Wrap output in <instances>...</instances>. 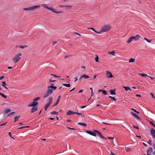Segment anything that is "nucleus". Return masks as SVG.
<instances>
[{
	"mask_svg": "<svg viewBox=\"0 0 155 155\" xmlns=\"http://www.w3.org/2000/svg\"><path fill=\"white\" fill-rule=\"evenodd\" d=\"M151 141L152 140H149L147 142V143H149L150 145H152V144L151 143Z\"/></svg>",
	"mask_w": 155,
	"mask_h": 155,
	"instance_id": "nucleus-43",
	"label": "nucleus"
},
{
	"mask_svg": "<svg viewBox=\"0 0 155 155\" xmlns=\"http://www.w3.org/2000/svg\"><path fill=\"white\" fill-rule=\"evenodd\" d=\"M28 47L27 46L24 45H21V46H20L19 47H20V48H21L23 49L24 48H25V47Z\"/></svg>",
	"mask_w": 155,
	"mask_h": 155,
	"instance_id": "nucleus-38",
	"label": "nucleus"
},
{
	"mask_svg": "<svg viewBox=\"0 0 155 155\" xmlns=\"http://www.w3.org/2000/svg\"><path fill=\"white\" fill-rule=\"evenodd\" d=\"M38 104V102H37L33 101V102H30L29 104L28 105V107H36Z\"/></svg>",
	"mask_w": 155,
	"mask_h": 155,
	"instance_id": "nucleus-5",
	"label": "nucleus"
},
{
	"mask_svg": "<svg viewBox=\"0 0 155 155\" xmlns=\"http://www.w3.org/2000/svg\"><path fill=\"white\" fill-rule=\"evenodd\" d=\"M15 113V112H11V113L8 114V117H10V116H11L12 115H13Z\"/></svg>",
	"mask_w": 155,
	"mask_h": 155,
	"instance_id": "nucleus-34",
	"label": "nucleus"
},
{
	"mask_svg": "<svg viewBox=\"0 0 155 155\" xmlns=\"http://www.w3.org/2000/svg\"><path fill=\"white\" fill-rule=\"evenodd\" d=\"M53 91V89H48L46 93L44 95L43 97L44 98H45L48 97L52 93Z\"/></svg>",
	"mask_w": 155,
	"mask_h": 155,
	"instance_id": "nucleus-3",
	"label": "nucleus"
},
{
	"mask_svg": "<svg viewBox=\"0 0 155 155\" xmlns=\"http://www.w3.org/2000/svg\"><path fill=\"white\" fill-rule=\"evenodd\" d=\"M82 77L85 79H87L89 78V77L86 74H84L82 75Z\"/></svg>",
	"mask_w": 155,
	"mask_h": 155,
	"instance_id": "nucleus-21",
	"label": "nucleus"
},
{
	"mask_svg": "<svg viewBox=\"0 0 155 155\" xmlns=\"http://www.w3.org/2000/svg\"><path fill=\"white\" fill-rule=\"evenodd\" d=\"M59 7H61V8L64 7H67V8H68V7L71 8L72 7V6L69 5H65V6H61V5H60Z\"/></svg>",
	"mask_w": 155,
	"mask_h": 155,
	"instance_id": "nucleus-29",
	"label": "nucleus"
},
{
	"mask_svg": "<svg viewBox=\"0 0 155 155\" xmlns=\"http://www.w3.org/2000/svg\"><path fill=\"white\" fill-rule=\"evenodd\" d=\"M54 84L52 83H51L50 84V86H48V89H51V88L52 87L54 86Z\"/></svg>",
	"mask_w": 155,
	"mask_h": 155,
	"instance_id": "nucleus-27",
	"label": "nucleus"
},
{
	"mask_svg": "<svg viewBox=\"0 0 155 155\" xmlns=\"http://www.w3.org/2000/svg\"><path fill=\"white\" fill-rule=\"evenodd\" d=\"M50 105L48 104H45V110H46L48 108L49 106Z\"/></svg>",
	"mask_w": 155,
	"mask_h": 155,
	"instance_id": "nucleus-31",
	"label": "nucleus"
},
{
	"mask_svg": "<svg viewBox=\"0 0 155 155\" xmlns=\"http://www.w3.org/2000/svg\"><path fill=\"white\" fill-rule=\"evenodd\" d=\"M0 95H1L2 97H4L5 98H7L6 96L5 95L3 94L1 92H0Z\"/></svg>",
	"mask_w": 155,
	"mask_h": 155,
	"instance_id": "nucleus-35",
	"label": "nucleus"
},
{
	"mask_svg": "<svg viewBox=\"0 0 155 155\" xmlns=\"http://www.w3.org/2000/svg\"><path fill=\"white\" fill-rule=\"evenodd\" d=\"M131 109L136 113H137L138 114H139L140 113L139 112L137 111V110H136L134 108H132Z\"/></svg>",
	"mask_w": 155,
	"mask_h": 155,
	"instance_id": "nucleus-40",
	"label": "nucleus"
},
{
	"mask_svg": "<svg viewBox=\"0 0 155 155\" xmlns=\"http://www.w3.org/2000/svg\"><path fill=\"white\" fill-rule=\"evenodd\" d=\"M150 131L153 138H155V130L154 129L152 128L150 130Z\"/></svg>",
	"mask_w": 155,
	"mask_h": 155,
	"instance_id": "nucleus-10",
	"label": "nucleus"
},
{
	"mask_svg": "<svg viewBox=\"0 0 155 155\" xmlns=\"http://www.w3.org/2000/svg\"><path fill=\"white\" fill-rule=\"evenodd\" d=\"M87 29H91L93 31H94V32H95V33H96L97 34L101 33V32L97 31H95L93 28H88Z\"/></svg>",
	"mask_w": 155,
	"mask_h": 155,
	"instance_id": "nucleus-17",
	"label": "nucleus"
},
{
	"mask_svg": "<svg viewBox=\"0 0 155 155\" xmlns=\"http://www.w3.org/2000/svg\"><path fill=\"white\" fill-rule=\"evenodd\" d=\"M108 53L109 54H111L113 55V56H114L115 55V53L114 51H109Z\"/></svg>",
	"mask_w": 155,
	"mask_h": 155,
	"instance_id": "nucleus-23",
	"label": "nucleus"
},
{
	"mask_svg": "<svg viewBox=\"0 0 155 155\" xmlns=\"http://www.w3.org/2000/svg\"><path fill=\"white\" fill-rule=\"evenodd\" d=\"M106 73V77L107 78H112L113 77V76L112 75V73L111 72L108 71H107Z\"/></svg>",
	"mask_w": 155,
	"mask_h": 155,
	"instance_id": "nucleus-8",
	"label": "nucleus"
},
{
	"mask_svg": "<svg viewBox=\"0 0 155 155\" xmlns=\"http://www.w3.org/2000/svg\"><path fill=\"white\" fill-rule=\"evenodd\" d=\"M93 131L97 134L100 136V137L103 139H107V138L104 137L102 134L98 130H94Z\"/></svg>",
	"mask_w": 155,
	"mask_h": 155,
	"instance_id": "nucleus-6",
	"label": "nucleus"
},
{
	"mask_svg": "<svg viewBox=\"0 0 155 155\" xmlns=\"http://www.w3.org/2000/svg\"><path fill=\"white\" fill-rule=\"evenodd\" d=\"M139 75L143 77H144L145 76H148V75H147V74H139Z\"/></svg>",
	"mask_w": 155,
	"mask_h": 155,
	"instance_id": "nucleus-30",
	"label": "nucleus"
},
{
	"mask_svg": "<svg viewBox=\"0 0 155 155\" xmlns=\"http://www.w3.org/2000/svg\"><path fill=\"white\" fill-rule=\"evenodd\" d=\"M103 123L104 124H106V125H111V124H108V123H105V122H103Z\"/></svg>",
	"mask_w": 155,
	"mask_h": 155,
	"instance_id": "nucleus-54",
	"label": "nucleus"
},
{
	"mask_svg": "<svg viewBox=\"0 0 155 155\" xmlns=\"http://www.w3.org/2000/svg\"><path fill=\"white\" fill-rule=\"evenodd\" d=\"M133 38V39H134L135 41L139 39L140 36L139 35H137L135 36H132Z\"/></svg>",
	"mask_w": 155,
	"mask_h": 155,
	"instance_id": "nucleus-13",
	"label": "nucleus"
},
{
	"mask_svg": "<svg viewBox=\"0 0 155 155\" xmlns=\"http://www.w3.org/2000/svg\"><path fill=\"white\" fill-rule=\"evenodd\" d=\"M102 93L105 95L107 94V93L106 91L105 90H103Z\"/></svg>",
	"mask_w": 155,
	"mask_h": 155,
	"instance_id": "nucleus-37",
	"label": "nucleus"
},
{
	"mask_svg": "<svg viewBox=\"0 0 155 155\" xmlns=\"http://www.w3.org/2000/svg\"><path fill=\"white\" fill-rule=\"evenodd\" d=\"M125 149L126 150L127 152L130 151L131 150V149L129 147H125Z\"/></svg>",
	"mask_w": 155,
	"mask_h": 155,
	"instance_id": "nucleus-26",
	"label": "nucleus"
},
{
	"mask_svg": "<svg viewBox=\"0 0 155 155\" xmlns=\"http://www.w3.org/2000/svg\"><path fill=\"white\" fill-rule=\"evenodd\" d=\"M110 155H115L114 153H113L112 152H111Z\"/></svg>",
	"mask_w": 155,
	"mask_h": 155,
	"instance_id": "nucleus-64",
	"label": "nucleus"
},
{
	"mask_svg": "<svg viewBox=\"0 0 155 155\" xmlns=\"http://www.w3.org/2000/svg\"><path fill=\"white\" fill-rule=\"evenodd\" d=\"M134 58H130L129 61V62H133L135 61Z\"/></svg>",
	"mask_w": 155,
	"mask_h": 155,
	"instance_id": "nucleus-33",
	"label": "nucleus"
},
{
	"mask_svg": "<svg viewBox=\"0 0 155 155\" xmlns=\"http://www.w3.org/2000/svg\"><path fill=\"white\" fill-rule=\"evenodd\" d=\"M2 86H4V87H5V89H8V88H7V87H6L5 86V85H6V83H5V81H3L2 82Z\"/></svg>",
	"mask_w": 155,
	"mask_h": 155,
	"instance_id": "nucleus-25",
	"label": "nucleus"
},
{
	"mask_svg": "<svg viewBox=\"0 0 155 155\" xmlns=\"http://www.w3.org/2000/svg\"><path fill=\"white\" fill-rule=\"evenodd\" d=\"M95 59L96 62H97L98 61V56L97 55L95 58Z\"/></svg>",
	"mask_w": 155,
	"mask_h": 155,
	"instance_id": "nucleus-41",
	"label": "nucleus"
},
{
	"mask_svg": "<svg viewBox=\"0 0 155 155\" xmlns=\"http://www.w3.org/2000/svg\"><path fill=\"white\" fill-rule=\"evenodd\" d=\"M107 138L109 139L113 140V139H114V137H107Z\"/></svg>",
	"mask_w": 155,
	"mask_h": 155,
	"instance_id": "nucleus-47",
	"label": "nucleus"
},
{
	"mask_svg": "<svg viewBox=\"0 0 155 155\" xmlns=\"http://www.w3.org/2000/svg\"><path fill=\"white\" fill-rule=\"evenodd\" d=\"M78 124L79 125H81V126H85V127H86L87 126V125L86 124H85L84 123H83L79 122L78 123Z\"/></svg>",
	"mask_w": 155,
	"mask_h": 155,
	"instance_id": "nucleus-22",
	"label": "nucleus"
},
{
	"mask_svg": "<svg viewBox=\"0 0 155 155\" xmlns=\"http://www.w3.org/2000/svg\"><path fill=\"white\" fill-rule=\"evenodd\" d=\"M125 89V90L126 91H128V90H130L131 91V89L129 87H123Z\"/></svg>",
	"mask_w": 155,
	"mask_h": 155,
	"instance_id": "nucleus-19",
	"label": "nucleus"
},
{
	"mask_svg": "<svg viewBox=\"0 0 155 155\" xmlns=\"http://www.w3.org/2000/svg\"><path fill=\"white\" fill-rule=\"evenodd\" d=\"M51 114L52 115L56 114L57 115L58 114V112H56L55 111H52V112H51Z\"/></svg>",
	"mask_w": 155,
	"mask_h": 155,
	"instance_id": "nucleus-20",
	"label": "nucleus"
},
{
	"mask_svg": "<svg viewBox=\"0 0 155 155\" xmlns=\"http://www.w3.org/2000/svg\"><path fill=\"white\" fill-rule=\"evenodd\" d=\"M133 38L132 36L130 37L127 40V42L128 43H130L133 40Z\"/></svg>",
	"mask_w": 155,
	"mask_h": 155,
	"instance_id": "nucleus-15",
	"label": "nucleus"
},
{
	"mask_svg": "<svg viewBox=\"0 0 155 155\" xmlns=\"http://www.w3.org/2000/svg\"><path fill=\"white\" fill-rule=\"evenodd\" d=\"M48 100L49 101V102L48 104L50 105L51 104L52 102L53 98L51 97H50L49 98Z\"/></svg>",
	"mask_w": 155,
	"mask_h": 155,
	"instance_id": "nucleus-16",
	"label": "nucleus"
},
{
	"mask_svg": "<svg viewBox=\"0 0 155 155\" xmlns=\"http://www.w3.org/2000/svg\"><path fill=\"white\" fill-rule=\"evenodd\" d=\"M130 114L132 115L133 116H134V117L137 118L139 120H140V118L136 114L132 112H130Z\"/></svg>",
	"mask_w": 155,
	"mask_h": 155,
	"instance_id": "nucleus-11",
	"label": "nucleus"
},
{
	"mask_svg": "<svg viewBox=\"0 0 155 155\" xmlns=\"http://www.w3.org/2000/svg\"><path fill=\"white\" fill-rule=\"evenodd\" d=\"M20 116H15V121L14 122H15L16 121H18V120L19 118H20Z\"/></svg>",
	"mask_w": 155,
	"mask_h": 155,
	"instance_id": "nucleus-24",
	"label": "nucleus"
},
{
	"mask_svg": "<svg viewBox=\"0 0 155 155\" xmlns=\"http://www.w3.org/2000/svg\"><path fill=\"white\" fill-rule=\"evenodd\" d=\"M111 99L112 100H113L114 101H116V100H117L115 98V97H113Z\"/></svg>",
	"mask_w": 155,
	"mask_h": 155,
	"instance_id": "nucleus-52",
	"label": "nucleus"
},
{
	"mask_svg": "<svg viewBox=\"0 0 155 155\" xmlns=\"http://www.w3.org/2000/svg\"><path fill=\"white\" fill-rule=\"evenodd\" d=\"M150 123L152 126L155 127V125L151 121H149Z\"/></svg>",
	"mask_w": 155,
	"mask_h": 155,
	"instance_id": "nucleus-42",
	"label": "nucleus"
},
{
	"mask_svg": "<svg viewBox=\"0 0 155 155\" xmlns=\"http://www.w3.org/2000/svg\"><path fill=\"white\" fill-rule=\"evenodd\" d=\"M50 10H51L52 12H54L55 11L54 9H53L52 8H51V9H50Z\"/></svg>",
	"mask_w": 155,
	"mask_h": 155,
	"instance_id": "nucleus-60",
	"label": "nucleus"
},
{
	"mask_svg": "<svg viewBox=\"0 0 155 155\" xmlns=\"http://www.w3.org/2000/svg\"><path fill=\"white\" fill-rule=\"evenodd\" d=\"M58 104V103H57V102H56L54 104V105H53L52 106V107H54V106H56V105H57V104Z\"/></svg>",
	"mask_w": 155,
	"mask_h": 155,
	"instance_id": "nucleus-57",
	"label": "nucleus"
},
{
	"mask_svg": "<svg viewBox=\"0 0 155 155\" xmlns=\"http://www.w3.org/2000/svg\"><path fill=\"white\" fill-rule=\"evenodd\" d=\"M76 114H77L78 115H81V117H84V116L83 115V114H81V113H78V112H76Z\"/></svg>",
	"mask_w": 155,
	"mask_h": 155,
	"instance_id": "nucleus-36",
	"label": "nucleus"
},
{
	"mask_svg": "<svg viewBox=\"0 0 155 155\" xmlns=\"http://www.w3.org/2000/svg\"><path fill=\"white\" fill-rule=\"evenodd\" d=\"M8 135L10 136V137H11L12 139H14L13 137H12V136H11V133L10 132H8Z\"/></svg>",
	"mask_w": 155,
	"mask_h": 155,
	"instance_id": "nucleus-48",
	"label": "nucleus"
},
{
	"mask_svg": "<svg viewBox=\"0 0 155 155\" xmlns=\"http://www.w3.org/2000/svg\"><path fill=\"white\" fill-rule=\"evenodd\" d=\"M57 87L56 86H53L51 88V89H53L54 90H55L56 89Z\"/></svg>",
	"mask_w": 155,
	"mask_h": 155,
	"instance_id": "nucleus-50",
	"label": "nucleus"
},
{
	"mask_svg": "<svg viewBox=\"0 0 155 155\" xmlns=\"http://www.w3.org/2000/svg\"><path fill=\"white\" fill-rule=\"evenodd\" d=\"M40 7L39 5H35L29 8H24L23 10L25 11L32 10L36 8H39Z\"/></svg>",
	"mask_w": 155,
	"mask_h": 155,
	"instance_id": "nucleus-4",
	"label": "nucleus"
},
{
	"mask_svg": "<svg viewBox=\"0 0 155 155\" xmlns=\"http://www.w3.org/2000/svg\"><path fill=\"white\" fill-rule=\"evenodd\" d=\"M51 75L53 76L54 78H57V77H60L59 76H56V75L54 74H51Z\"/></svg>",
	"mask_w": 155,
	"mask_h": 155,
	"instance_id": "nucleus-49",
	"label": "nucleus"
},
{
	"mask_svg": "<svg viewBox=\"0 0 155 155\" xmlns=\"http://www.w3.org/2000/svg\"><path fill=\"white\" fill-rule=\"evenodd\" d=\"M111 28L110 25H104L101 28V30L99 32H106L109 31Z\"/></svg>",
	"mask_w": 155,
	"mask_h": 155,
	"instance_id": "nucleus-1",
	"label": "nucleus"
},
{
	"mask_svg": "<svg viewBox=\"0 0 155 155\" xmlns=\"http://www.w3.org/2000/svg\"><path fill=\"white\" fill-rule=\"evenodd\" d=\"M4 78V76H2L1 77H0V80H1L2 79H3V78Z\"/></svg>",
	"mask_w": 155,
	"mask_h": 155,
	"instance_id": "nucleus-59",
	"label": "nucleus"
},
{
	"mask_svg": "<svg viewBox=\"0 0 155 155\" xmlns=\"http://www.w3.org/2000/svg\"><path fill=\"white\" fill-rule=\"evenodd\" d=\"M48 119H50V120H54L55 119L54 118H51H51L49 117L48 118Z\"/></svg>",
	"mask_w": 155,
	"mask_h": 155,
	"instance_id": "nucleus-58",
	"label": "nucleus"
},
{
	"mask_svg": "<svg viewBox=\"0 0 155 155\" xmlns=\"http://www.w3.org/2000/svg\"><path fill=\"white\" fill-rule=\"evenodd\" d=\"M62 12V11H55L54 13H57V14H59L61 13Z\"/></svg>",
	"mask_w": 155,
	"mask_h": 155,
	"instance_id": "nucleus-44",
	"label": "nucleus"
},
{
	"mask_svg": "<svg viewBox=\"0 0 155 155\" xmlns=\"http://www.w3.org/2000/svg\"><path fill=\"white\" fill-rule=\"evenodd\" d=\"M11 110L10 109H8L5 110V114H7L8 113L11 112Z\"/></svg>",
	"mask_w": 155,
	"mask_h": 155,
	"instance_id": "nucleus-32",
	"label": "nucleus"
},
{
	"mask_svg": "<svg viewBox=\"0 0 155 155\" xmlns=\"http://www.w3.org/2000/svg\"><path fill=\"white\" fill-rule=\"evenodd\" d=\"M45 8L48 9H50H50H51V8H51L48 7H45Z\"/></svg>",
	"mask_w": 155,
	"mask_h": 155,
	"instance_id": "nucleus-55",
	"label": "nucleus"
},
{
	"mask_svg": "<svg viewBox=\"0 0 155 155\" xmlns=\"http://www.w3.org/2000/svg\"><path fill=\"white\" fill-rule=\"evenodd\" d=\"M21 53H19L17 55L14 56L12 60L15 63H16L21 59V57L20 56H21Z\"/></svg>",
	"mask_w": 155,
	"mask_h": 155,
	"instance_id": "nucleus-2",
	"label": "nucleus"
},
{
	"mask_svg": "<svg viewBox=\"0 0 155 155\" xmlns=\"http://www.w3.org/2000/svg\"><path fill=\"white\" fill-rule=\"evenodd\" d=\"M83 91V90L81 89V90L80 91H79L78 92H79V93H81V92H82Z\"/></svg>",
	"mask_w": 155,
	"mask_h": 155,
	"instance_id": "nucleus-61",
	"label": "nucleus"
},
{
	"mask_svg": "<svg viewBox=\"0 0 155 155\" xmlns=\"http://www.w3.org/2000/svg\"><path fill=\"white\" fill-rule=\"evenodd\" d=\"M38 107H33L31 110V113H33L38 110Z\"/></svg>",
	"mask_w": 155,
	"mask_h": 155,
	"instance_id": "nucleus-12",
	"label": "nucleus"
},
{
	"mask_svg": "<svg viewBox=\"0 0 155 155\" xmlns=\"http://www.w3.org/2000/svg\"><path fill=\"white\" fill-rule=\"evenodd\" d=\"M63 85L67 87H70L71 86L70 84H63Z\"/></svg>",
	"mask_w": 155,
	"mask_h": 155,
	"instance_id": "nucleus-28",
	"label": "nucleus"
},
{
	"mask_svg": "<svg viewBox=\"0 0 155 155\" xmlns=\"http://www.w3.org/2000/svg\"><path fill=\"white\" fill-rule=\"evenodd\" d=\"M153 151V148L152 147H149L148 148V149L147 150V153H151Z\"/></svg>",
	"mask_w": 155,
	"mask_h": 155,
	"instance_id": "nucleus-18",
	"label": "nucleus"
},
{
	"mask_svg": "<svg viewBox=\"0 0 155 155\" xmlns=\"http://www.w3.org/2000/svg\"><path fill=\"white\" fill-rule=\"evenodd\" d=\"M133 127L134 128H135L137 129H139V127L138 126H134Z\"/></svg>",
	"mask_w": 155,
	"mask_h": 155,
	"instance_id": "nucleus-51",
	"label": "nucleus"
},
{
	"mask_svg": "<svg viewBox=\"0 0 155 155\" xmlns=\"http://www.w3.org/2000/svg\"><path fill=\"white\" fill-rule=\"evenodd\" d=\"M76 112H74L72 111L69 110L68 111L67 113H66V114L67 115H70L76 114Z\"/></svg>",
	"mask_w": 155,
	"mask_h": 155,
	"instance_id": "nucleus-9",
	"label": "nucleus"
},
{
	"mask_svg": "<svg viewBox=\"0 0 155 155\" xmlns=\"http://www.w3.org/2000/svg\"><path fill=\"white\" fill-rule=\"evenodd\" d=\"M115 91V89H114V90L113 89H111L109 91L111 94L115 95L116 94Z\"/></svg>",
	"mask_w": 155,
	"mask_h": 155,
	"instance_id": "nucleus-14",
	"label": "nucleus"
},
{
	"mask_svg": "<svg viewBox=\"0 0 155 155\" xmlns=\"http://www.w3.org/2000/svg\"><path fill=\"white\" fill-rule=\"evenodd\" d=\"M7 123V122H6V123H4L2 124H1L0 125V126H3V125H5Z\"/></svg>",
	"mask_w": 155,
	"mask_h": 155,
	"instance_id": "nucleus-56",
	"label": "nucleus"
},
{
	"mask_svg": "<svg viewBox=\"0 0 155 155\" xmlns=\"http://www.w3.org/2000/svg\"><path fill=\"white\" fill-rule=\"evenodd\" d=\"M40 99V97H36L35 99L33 100V101H37L39 100Z\"/></svg>",
	"mask_w": 155,
	"mask_h": 155,
	"instance_id": "nucleus-39",
	"label": "nucleus"
},
{
	"mask_svg": "<svg viewBox=\"0 0 155 155\" xmlns=\"http://www.w3.org/2000/svg\"><path fill=\"white\" fill-rule=\"evenodd\" d=\"M86 132L87 134H90L92 136H96V134L95 132H93L92 131H90V130H87L85 131Z\"/></svg>",
	"mask_w": 155,
	"mask_h": 155,
	"instance_id": "nucleus-7",
	"label": "nucleus"
},
{
	"mask_svg": "<svg viewBox=\"0 0 155 155\" xmlns=\"http://www.w3.org/2000/svg\"><path fill=\"white\" fill-rule=\"evenodd\" d=\"M153 146L154 149H155V143H153Z\"/></svg>",
	"mask_w": 155,
	"mask_h": 155,
	"instance_id": "nucleus-63",
	"label": "nucleus"
},
{
	"mask_svg": "<svg viewBox=\"0 0 155 155\" xmlns=\"http://www.w3.org/2000/svg\"><path fill=\"white\" fill-rule=\"evenodd\" d=\"M144 39L145 40H146L147 41L149 42H150L151 41V40H149L147 39V38H144Z\"/></svg>",
	"mask_w": 155,
	"mask_h": 155,
	"instance_id": "nucleus-46",
	"label": "nucleus"
},
{
	"mask_svg": "<svg viewBox=\"0 0 155 155\" xmlns=\"http://www.w3.org/2000/svg\"><path fill=\"white\" fill-rule=\"evenodd\" d=\"M74 33L75 34H76L77 35H78L79 36H81V35L78 33L75 32H74Z\"/></svg>",
	"mask_w": 155,
	"mask_h": 155,
	"instance_id": "nucleus-53",
	"label": "nucleus"
},
{
	"mask_svg": "<svg viewBox=\"0 0 155 155\" xmlns=\"http://www.w3.org/2000/svg\"><path fill=\"white\" fill-rule=\"evenodd\" d=\"M150 94L151 95H152V97H153V98H155V97H154V95H153V94L152 93H150Z\"/></svg>",
	"mask_w": 155,
	"mask_h": 155,
	"instance_id": "nucleus-62",
	"label": "nucleus"
},
{
	"mask_svg": "<svg viewBox=\"0 0 155 155\" xmlns=\"http://www.w3.org/2000/svg\"><path fill=\"white\" fill-rule=\"evenodd\" d=\"M90 89L91 91V96H92L93 94V89L92 87H90Z\"/></svg>",
	"mask_w": 155,
	"mask_h": 155,
	"instance_id": "nucleus-45",
	"label": "nucleus"
}]
</instances>
